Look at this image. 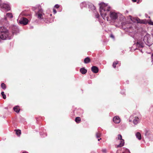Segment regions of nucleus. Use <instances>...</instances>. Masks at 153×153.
Instances as JSON below:
<instances>
[{
    "instance_id": "f257e3e1",
    "label": "nucleus",
    "mask_w": 153,
    "mask_h": 153,
    "mask_svg": "<svg viewBox=\"0 0 153 153\" xmlns=\"http://www.w3.org/2000/svg\"><path fill=\"white\" fill-rule=\"evenodd\" d=\"M99 4L100 14L104 19H106L110 22L111 21L115 20L117 18V13L111 11L110 7L107 4L103 2H101Z\"/></svg>"
},
{
    "instance_id": "58836bf2",
    "label": "nucleus",
    "mask_w": 153,
    "mask_h": 153,
    "mask_svg": "<svg viewBox=\"0 0 153 153\" xmlns=\"http://www.w3.org/2000/svg\"><path fill=\"white\" fill-rule=\"evenodd\" d=\"M30 29H33V27L32 26H31L30 27Z\"/></svg>"
},
{
    "instance_id": "4c0bfd02",
    "label": "nucleus",
    "mask_w": 153,
    "mask_h": 153,
    "mask_svg": "<svg viewBox=\"0 0 153 153\" xmlns=\"http://www.w3.org/2000/svg\"><path fill=\"white\" fill-rule=\"evenodd\" d=\"M133 2H136L138 0H132Z\"/></svg>"
},
{
    "instance_id": "dca6fc26",
    "label": "nucleus",
    "mask_w": 153,
    "mask_h": 153,
    "mask_svg": "<svg viewBox=\"0 0 153 153\" xmlns=\"http://www.w3.org/2000/svg\"><path fill=\"white\" fill-rule=\"evenodd\" d=\"M13 110L15 111L17 113H19L20 111V109L19 108L18 106H16L13 108Z\"/></svg>"
},
{
    "instance_id": "423d86ee",
    "label": "nucleus",
    "mask_w": 153,
    "mask_h": 153,
    "mask_svg": "<svg viewBox=\"0 0 153 153\" xmlns=\"http://www.w3.org/2000/svg\"><path fill=\"white\" fill-rule=\"evenodd\" d=\"M117 139L120 140V142L118 145H117V147H120L123 146L124 144V140L122 139V136L121 134H118Z\"/></svg>"
},
{
    "instance_id": "473e14b6",
    "label": "nucleus",
    "mask_w": 153,
    "mask_h": 153,
    "mask_svg": "<svg viewBox=\"0 0 153 153\" xmlns=\"http://www.w3.org/2000/svg\"><path fill=\"white\" fill-rule=\"evenodd\" d=\"M152 62L153 63V53L151 56Z\"/></svg>"
},
{
    "instance_id": "cd10ccee",
    "label": "nucleus",
    "mask_w": 153,
    "mask_h": 153,
    "mask_svg": "<svg viewBox=\"0 0 153 153\" xmlns=\"http://www.w3.org/2000/svg\"><path fill=\"white\" fill-rule=\"evenodd\" d=\"M101 134L100 132H97L96 133V137L97 138H99L100 137Z\"/></svg>"
},
{
    "instance_id": "a878e982",
    "label": "nucleus",
    "mask_w": 153,
    "mask_h": 153,
    "mask_svg": "<svg viewBox=\"0 0 153 153\" xmlns=\"http://www.w3.org/2000/svg\"><path fill=\"white\" fill-rule=\"evenodd\" d=\"M150 134V132L148 130H146L145 131V136L147 137H148V136Z\"/></svg>"
},
{
    "instance_id": "412c9836",
    "label": "nucleus",
    "mask_w": 153,
    "mask_h": 153,
    "mask_svg": "<svg viewBox=\"0 0 153 153\" xmlns=\"http://www.w3.org/2000/svg\"><path fill=\"white\" fill-rule=\"evenodd\" d=\"M15 131H16V134L18 136H19L21 134V131L19 130H15Z\"/></svg>"
},
{
    "instance_id": "b1692460",
    "label": "nucleus",
    "mask_w": 153,
    "mask_h": 153,
    "mask_svg": "<svg viewBox=\"0 0 153 153\" xmlns=\"http://www.w3.org/2000/svg\"><path fill=\"white\" fill-rule=\"evenodd\" d=\"M118 63H119V62L118 61H117L116 62H114L113 63V67L114 68H115L116 67V65L117 64H118Z\"/></svg>"
},
{
    "instance_id": "f8f14e48",
    "label": "nucleus",
    "mask_w": 153,
    "mask_h": 153,
    "mask_svg": "<svg viewBox=\"0 0 153 153\" xmlns=\"http://www.w3.org/2000/svg\"><path fill=\"white\" fill-rule=\"evenodd\" d=\"M91 71L94 73H97L98 72L99 69L98 68L95 66H93L91 67Z\"/></svg>"
},
{
    "instance_id": "72a5a7b5",
    "label": "nucleus",
    "mask_w": 153,
    "mask_h": 153,
    "mask_svg": "<svg viewBox=\"0 0 153 153\" xmlns=\"http://www.w3.org/2000/svg\"><path fill=\"white\" fill-rule=\"evenodd\" d=\"M53 11L54 14H56L57 12L56 10L54 9H53Z\"/></svg>"
},
{
    "instance_id": "f03ea898",
    "label": "nucleus",
    "mask_w": 153,
    "mask_h": 153,
    "mask_svg": "<svg viewBox=\"0 0 153 153\" xmlns=\"http://www.w3.org/2000/svg\"><path fill=\"white\" fill-rule=\"evenodd\" d=\"M13 37V35L4 27H0V38L3 40H10Z\"/></svg>"
},
{
    "instance_id": "79ce46f5",
    "label": "nucleus",
    "mask_w": 153,
    "mask_h": 153,
    "mask_svg": "<svg viewBox=\"0 0 153 153\" xmlns=\"http://www.w3.org/2000/svg\"><path fill=\"white\" fill-rule=\"evenodd\" d=\"M101 138H99V139H98V141H100V140H101Z\"/></svg>"
},
{
    "instance_id": "ea45409f",
    "label": "nucleus",
    "mask_w": 153,
    "mask_h": 153,
    "mask_svg": "<svg viewBox=\"0 0 153 153\" xmlns=\"http://www.w3.org/2000/svg\"><path fill=\"white\" fill-rule=\"evenodd\" d=\"M33 10L35 11V8H33Z\"/></svg>"
},
{
    "instance_id": "a19ab883",
    "label": "nucleus",
    "mask_w": 153,
    "mask_h": 153,
    "mask_svg": "<svg viewBox=\"0 0 153 153\" xmlns=\"http://www.w3.org/2000/svg\"><path fill=\"white\" fill-rule=\"evenodd\" d=\"M22 153H28L27 152H23Z\"/></svg>"
},
{
    "instance_id": "39448f33",
    "label": "nucleus",
    "mask_w": 153,
    "mask_h": 153,
    "mask_svg": "<svg viewBox=\"0 0 153 153\" xmlns=\"http://www.w3.org/2000/svg\"><path fill=\"white\" fill-rule=\"evenodd\" d=\"M42 10L40 9L39 6V21L40 20L42 22H44L48 23V22H47L46 20L47 18L45 14L42 13Z\"/></svg>"
},
{
    "instance_id": "e433bc0d",
    "label": "nucleus",
    "mask_w": 153,
    "mask_h": 153,
    "mask_svg": "<svg viewBox=\"0 0 153 153\" xmlns=\"http://www.w3.org/2000/svg\"><path fill=\"white\" fill-rule=\"evenodd\" d=\"M110 37H111L112 38H114V36L112 34H111V35Z\"/></svg>"
},
{
    "instance_id": "f704fd0d",
    "label": "nucleus",
    "mask_w": 153,
    "mask_h": 153,
    "mask_svg": "<svg viewBox=\"0 0 153 153\" xmlns=\"http://www.w3.org/2000/svg\"><path fill=\"white\" fill-rule=\"evenodd\" d=\"M123 153H130V152L128 150H127L126 151L123 152Z\"/></svg>"
},
{
    "instance_id": "6e6552de",
    "label": "nucleus",
    "mask_w": 153,
    "mask_h": 153,
    "mask_svg": "<svg viewBox=\"0 0 153 153\" xmlns=\"http://www.w3.org/2000/svg\"><path fill=\"white\" fill-rule=\"evenodd\" d=\"M28 22L29 20L27 19L25 17H22L19 20V23L24 25H26L28 24Z\"/></svg>"
},
{
    "instance_id": "20e7f679",
    "label": "nucleus",
    "mask_w": 153,
    "mask_h": 153,
    "mask_svg": "<svg viewBox=\"0 0 153 153\" xmlns=\"http://www.w3.org/2000/svg\"><path fill=\"white\" fill-rule=\"evenodd\" d=\"M140 116H131L130 117L129 120V122L132 121L133 124L136 125L140 122Z\"/></svg>"
},
{
    "instance_id": "aec40b11",
    "label": "nucleus",
    "mask_w": 153,
    "mask_h": 153,
    "mask_svg": "<svg viewBox=\"0 0 153 153\" xmlns=\"http://www.w3.org/2000/svg\"><path fill=\"white\" fill-rule=\"evenodd\" d=\"M6 17L7 18H11L13 17V16L11 13H8L6 14Z\"/></svg>"
},
{
    "instance_id": "9d476101",
    "label": "nucleus",
    "mask_w": 153,
    "mask_h": 153,
    "mask_svg": "<svg viewBox=\"0 0 153 153\" xmlns=\"http://www.w3.org/2000/svg\"><path fill=\"white\" fill-rule=\"evenodd\" d=\"M113 121L115 123H119L120 122V120L118 116H115L113 118Z\"/></svg>"
},
{
    "instance_id": "0eeeda50",
    "label": "nucleus",
    "mask_w": 153,
    "mask_h": 153,
    "mask_svg": "<svg viewBox=\"0 0 153 153\" xmlns=\"http://www.w3.org/2000/svg\"><path fill=\"white\" fill-rule=\"evenodd\" d=\"M11 28L12 31L11 34H12L13 35L14 34H16L19 32V29L16 26L13 25L11 27Z\"/></svg>"
},
{
    "instance_id": "c9c22d12",
    "label": "nucleus",
    "mask_w": 153,
    "mask_h": 153,
    "mask_svg": "<svg viewBox=\"0 0 153 153\" xmlns=\"http://www.w3.org/2000/svg\"><path fill=\"white\" fill-rule=\"evenodd\" d=\"M149 24H150L151 25H153V22L150 21L149 22Z\"/></svg>"
},
{
    "instance_id": "c85d7f7f",
    "label": "nucleus",
    "mask_w": 153,
    "mask_h": 153,
    "mask_svg": "<svg viewBox=\"0 0 153 153\" xmlns=\"http://www.w3.org/2000/svg\"><path fill=\"white\" fill-rule=\"evenodd\" d=\"M1 94L3 98L4 99H6V95L4 94V92L2 91L1 92Z\"/></svg>"
},
{
    "instance_id": "393cba45",
    "label": "nucleus",
    "mask_w": 153,
    "mask_h": 153,
    "mask_svg": "<svg viewBox=\"0 0 153 153\" xmlns=\"http://www.w3.org/2000/svg\"><path fill=\"white\" fill-rule=\"evenodd\" d=\"M36 11H35V16H36L37 18H38V9L36 8Z\"/></svg>"
},
{
    "instance_id": "ddd939ff",
    "label": "nucleus",
    "mask_w": 153,
    "mask_h": 153,
    "mask_svg": "<svg viewBox=\"0 0 153 153\" xmlns=\"http://www.w3.org/2000/svg\"><path fill=\"white\" fill-rule=\"evenodd\" d=\"M133 27H132V25L131 24H126V28L128 29H129L128 31L131 32L132 31V28Z\"/></svg>"
},
{
    "instance_id": "6ab92c4d",
    "label": "nucleus",
    "mask_w": 153,
    "mask_h": 153,
    "mask_svg": "<svg viewBox=\"0 0 153 153\" xmlns=\"http://www.w3.org/2000/svg\"><path fill=\"white\" fill-rule=\"evenodd\" d=\"M90 62V59L88 57L86 58L84 60V62L85 64L88 63Z\"/></svg>"
},
{
    "instance_id": "9b49d317",
    "label": "nucleus",
    "mask_w": 153,
    "mask_h": 153,
    "mask_svg": "<svg viewBox=\"0 0 153 153\" xmlns=\"http://www.w3.org/2000/svg\"><path fill=\"white\" fill-rule=\"evenodd\" d=\"M2 7L5 10H10V5L4 3L3 4Z\"/></svg>"
},
{
    "instance_id": "7ed1b4c3",
    "label": "nucleus",
    "mask_w": 153,
    "mask_h": 153,
    "mask_svg": "<svg viewBox=\"0 0 153 153\" xmlns=\"http://www.w3.org/2000/svg\"><path fill=\"white\" fill-rule=\"evenodd\" d=\"M143 41L145 44L149 46H150L153 44V39L151 38V36L148 34L144 36Z\"/></svg>"
},
{
    "instance_id": "bb28decb",
    "label": "nucleus",
    "mask_w": 153,
    "mask_h": 153,
    "mask_svg": "<svg viewBox=\"0 0 153 153\" xmlns=\"http://www.w3.org/2000/svg\"><path fill=\"white\" fill-rule=\"evenodd\" d=\"M1 86L2 89H6V85L4 83H2L1 84Z\"/></svg>"
},
{
    "instance_id": "c756f323",
    "label": "nucleus",
    "mask_w": 153,
    "mask_h": 153,
    "mask_svg": "<svg viewBox=\"0 0 153 153\" xmlns=\"http://www.w3.org/2000/svg\"><path fill=\"white\" fill-rule=\"evenodd\" d=\"M59 7V5L58 4H56L54 6V7L56 8H58Z\"/></svg>"
},
{
    "instance_id": "a211bd4d",
    "label": "nucleus",
    "mask_w": 153,
    "mask_h": 153,
    "mask_svg": "<svg viewBox=\"0 0 153 153\" xmlns=\"http://www.w3.org/2000/svg\"><path fill=\"white\" fill-rule=\"evenodd\" d=\"M87 5V4L85 2H82L80 4V6L82 8L83 7H86Z\"/></svg>"
},
{
    "instance_id": "1a4fd4ad",
    "label": "nucleus",
    "mask_w": 153,
    "mask_h": 153,
    "mask_svg": "<svg viewBox=\"0 0 153 153\" xmlns=\"http://www.w3.org/2000/svg\"><path fill=\"white\" fill-rule=\"evenodd\" d=\"M144 44L142 42L139 41L137 42L136 43V45L137 47V48H142L144 46Z\"/></svg>"
},
{
    "instance_id": "5701e85b",
    "label": "nucleus",
    "mask_w": 153,
    "mask_h": 153,
    "mask_svg": "<svg viewBox=\"0 0 153 153\" xmlns=\"http://www.w3.org/2000/svg\"><path fill=\"white\" fill-rule=\"evenodd\" d=\"M136 21H137V22L138 23H144L143 22V20H140L139 18H137L136 19Z\"/></svg>"
},
{
    "instance_id": "2f4dec72",
    "label": "nucleus",
    "mask_w": 153,
    "mask_h": 153,
    "mask_svg": "<svg viewBox=\"0 0 153 153\" xmlns=\"http://www.w3.org/2000/svg\"><path fill=\"white\" fill-rule=\"evenodd\" d=\"M98 19L100 17V15L99 14H97L95 16Z\"/></svg>"
},
{
    "instance_id": "f3484780",
    "label": "nucleus",
    "mask_w": 153,
    "mask_h": 153,
    "mask_svg": "<svg viewBox=\"0 0 153 153\" xmlns=\"http://www.w3.org/2000/svg\"><path fill=\"white\" fill-rule=\"evenodd\" d=\"M80 72L82 74H85L87 72V70L84 68H81L80 69Z\"/></svg>"
},
{
    "instance_id": "2eb2a0df",
    "label": "nucleus",
    "mask_w": 153,
    "mask_h": 153,
    "mask_svg": "<svg viewBox=\"0 0 153 153\" xmlns=\"http://www.w3.org/2000/svg\"><path fill=\"white\" fill-rule=\"evenodd\" d=\"M135 135L136 137L139 140H140L141 139V135L140 133L139 132H137L135 134Z\"/></svg>"
},
{
    "instance_id": "4468645a",
    "label": "nucleus",
    "mask_w": 153,
    "mask_h": 153,
    "mask_svg": "<svg viewBox=\"0 0 153 153\" xmlns=\"http://www.w3.org/2000/svg\"><path fill=\"white\" fill-rule=\"evenodd\" d=\"M88 7L92 10H95L96 9L95 7L91 3H88Z\"/></svg>"
},
{
    "instance_id": "37998d69",
    "label": "nucleus",
    "mask_w": 153,
    "mask_h": 153,
    "mask_svg": "<svg viewBox=\"0 0 153 153\" xmlns=\"http://www.w3.org/2000/svg\"><path fill=\"white\" fill-rule=\"evenodd\" d=\"M139 49L140 50V51H141V52H142V53L143 52H142V50H140V49Z\"/></svg>"
},
{
    "instance_id": "7c9ffc66",
    "label": "nucleus",
    "mask_w": 153,
    "mask_h": 153,
    "mask_svg": "<svg viewBox=\"0 0 153 153\" xmlns=\"http://www.w3.org/2000/svg\"><path fill=\"white\" fill-rule=\"evenodd\" d=\"M102 152L104 153H105L106 152V149H103L102 150Z\"/></svg>"
},
{
    "instance_id": "c03bdc74",
    "label": "nucleus",
    "mask_w": 153,
    "mask_h": 153,
    "mask_svg": "<svg viewBox=\"0 0 153 153\" xmlns=\"http://www.w3.org/2000/svg\"><path fill=\"white\" fill-rule=\"evenodd\" d=\"M51 15H52V14H51L50 15V16H51Z\"/></svg>"
},
{
    "instance_id": "4be33fe9",
    "label": "nucleus",
    "mask_w": 153,
    "mask_h": 153,
    "mask_svg": "<svg viewBox=\"0 0 153 153\" xmlns=\"http://www.w3.org/2000/svg\"><path fill=\"white\" fill-rule=\"evenodd\" d=\"M75 121L76 123H79L81 121V119L79 117H76L75 118Z\"/></svg>"
}]
</instances>
